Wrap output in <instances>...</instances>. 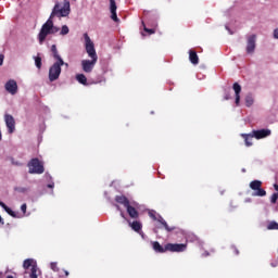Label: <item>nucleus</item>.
I'll use <instances>...</instances> for the list:
<instances>
[{
  "mask_svg": "<svg viewBox=\"0 0 278 278\" xmlns=\"http://www.w3.org/2000/svg\"><path fill=\"white\" fill-rule=\"evenodd\" d=\"M84 38L88 56L91 58V60H99V55H97V50L94 49V42H92L88 33L84 34Z\"/></svg>",
  "mask_w": 278,
  "mask_h": 278,
  "instance_id": "obj_5",
  "label": "nucleus"
},
{
  "mask_svg": "<svg viewBox=\"0 0 278 278\" xmlns=\"http://www.w3.org/2000/svg\"><path fill=\"white\" fill-rule=\"evenodd\" d=\"M58 31H60V27L54 26V25H53V21H52L51 34H58Z\"/></svg>",
  "mask_w": 278,
  "mask_h": 278,
  "instance_id": "obj_31",
  "label": "nucleus"
},
{
  "mask_svg": "<svg viewBox=\"0 0 278 278\" xmlns=\"http://www.w3.org/2000/svg\"><path fill=\"white\" fill-rule=\"evenodd\" d=\"M274 38H276V39L278 40V28H276V29L274 30Z\"/></svg>",
  "mask_w": 278,
  "mask_h": 278,
  "instance_id": "obj_36",
  "label": "nucleus"
},
{
  "mask_svg": "<svg viewBox=\"0 0 278 278\" xmlns=\"http://www.w3.org/2000/svg\"><path fill=\"white\" fill-rule=\"evenodd\" d=\"M189 61H190L191 64H193L194 66H197V64H199V54H197V51H194V50H189Z\"/></svg>",
  "mask_w": 278,
  "mask_h": 278,
  "instance_id": "obj_18",
  "label": "nucleus"
},
{
  "mask_svg": "<svg viewBox=\"0 0 278 278\" xmlns=\"http://www.w3.org/2000/svg\"><path fill=\"white\" fill-rule=\"evenodd\" d=\"M232 250L235 255H240V251L238 250V248L233 247Z\"/></svg>",
  "mask_w": 278,
  "mask_h": 278,
  "instance_id": "obj_35",
  "label": "nucleus"
},
{
  "mask_svg": "<svg viewBox=\"0 0 278 278\" xmlns=\"http://www.w3.org/2000/svg\"><path fill=\"white\" fill-rule=\"evenodd\" d=\"M76 81L78 84H81L83 86H88V78L84 74H77L76 75Z\"/></svg>",
  "mask_w": 278,
  "mask_h": 278,
  "instance_id": "obj_21",
  "label": "nucleus"
},
{
  "mask_svg": "<svg viewBox=\"0 0 278 278\" xmlns=\"http://www.w3.org/2000/svg\"><path fill=\"white\" fill-rule=\"evenodd\" d=\"M256 40H257L256 35H251L248 37L247 48H245L247 53H255Z\"/></svg>",
  "mask_w": 278,
  "mask_h": 278,
  "instance_id": "obj_10",
  "label": "nucleus"
},
{
  "mask_svg": "<svg viewBox=\"0 0 278 278\" xmlns=\"http://www.w3.org/2000/svg\"><path fill=\"white\" fill-rule=\"evenodd\" d=\"M0 223H1V225L5 224V222H3V217H1V215H0Z\"/></svg>",
  "mask_w": 278,
  "mask_h": 278,
  "instance_id": "obj_40",
  "label": "nucleus"
},
{
  "mask_svg": "<svg viewBox=\"0 0 278 278\" xmlns=\"http://www.w3.org/2000/svg\"><path fill=\"white\" fill-rule=\"evenodd\" d=\"M142 26H143V31H146L150 36L155 34V28H147V25H144V22H142Z\"/></svg>",
  "mask_w": 278,
  "mask_h": 278,
  "instance_id": "obj_24",
  "label": "nucleus"
},
{
  "mask_svg": "<svg viewBox=\"0 0 278 278\" xmlns=\"http://www.w3.org/2000/svg\"><path fill=\"white\" fill-rule=\"evenodd\" d=\"M115 207L121 212L122 218H125V213L123 211H121V206L118 204H116Z\"/></svg>",
  "mask_w": 278,
  "mask_h": 278,
  "instance_id": "obj_33",
  "label": "nucleus"
},
{
  "mask_svg": "<svg viewBox=\"0 0 278 278\" xmlns=\"http://www.w3.org/2000/svg\"><path fill=\"white\" fill-rule=\"evenodd\" d=\"M62 66H66L68 68V63L62 61H55L52 66L49 68V80L50 81H58L60 79V75L62 74Z\"/></svg>",
  "mask_w": 278,
  "mask_h": 278,
  "instance_id": "obj_3",
  "label": "nucleus"
},
{
  "mask_svg": "<svg viewBox=\"0 0 278 278\" xmlns=\"http://www.w3.org/2000/svg\"><path fill=\"white\" fill-rule=\"evenodd\" d=\"M150 218L152 220H157V223H161V225L166 229L167 231H175V227H169L166 220H164V217L159 215L155 211H150L149 212Z\"/></svg>",
  "mask_w": 278,
  "mask_h": 278,
  "instance_id": "obj_7",
  "label": "nucleus"
},
{
  "mask_svg": "<svg viewBox=\"0 0 278 278\" xmlns=\"http://www.w3.org/2000/svg\"><path fill=\"white\" fill-rule=\"evenodd\" d=\"M63 273H64V275H65V277H68V270H63Z\"/></svg>",
  "mask_w": 278,
  "mask_h": 278,
  "instance_id": "obj_42",
  "label": "nucleus"
},
{
  "mask_svg": "<svg viewBox=\"0 0 278 278\" xmlns=\"http://www.w3.org/2000/svg\"><path fill=\"white\" fill-rule=\"evenodd\" d=\"M27 166L30 175H42L45 173V165L38 157L31 159Z\"/></svg>",
  "mask_w": 278,
  "mask_h": 278,
  "instance_id": "obj_4",
  "label": "nucleus"
},
{
  "mask_svg": "<svg viewBox=\"0 0 278 278\" xmlns=\"http://www.w3.org/2000/svg\"><path fill=\"white\" fill-rule=\"evenodd\" d=\"M3 60H5V55L0 54V66H3Z\"/></svg>",
  "mask_w": 278,
  "mask_h": 278,
  "instance_id": "obj_34",
  "label": "nucleus"
},
{
  "mask_svg": "<svg viewBox=\"0 0 278 278\" xmlns=\"http://www.w3.org/2000/svg\"><path fill=\"white\" fill-rule=\"evenodd\" d=\"M4 122L9 134H12L16 130V121L14 119V116H12L11 114H4Z\"/></svg>",
  "mask_w": 278,
  "mask_h": 278,
  "instance_id": "obj_9",
  "label": "nucleus"
},
{
  "mask_svg": "<svg viewBox=\"0 0 278 278\" xmlns=\"http://www.w3.org/2000/svg\"><path fill=\"white\" fill-rule=\"evenodd\" d=\"M252 134L254 138H256V140H262V138H268L271 131L270 129H260V130H253Z\"/></svg>",
  "mask_w": 278,
  "mask_h": 278,
  "instance_id": "obj_12",
  "label": "nucleus"
},
{
  "mask_svg": "<svg viewBox=\"0 0 278 278\" xmlns=\"http://www.w3.org/2000/svg\"><path fill=\"white\" fill-rule=\"evenodd\" d=\"M0 207H2V208L5 210V208L8 207V205H5V203H3V202L0 201Z\"/></svg>",
  "mask_w": 278,
  "mask_h": 278,
  "instance_id": "obj_38",
  "label": "nucleus"
},
{
  "mask_svg": "<svg viewBox=\"0 0 278 278\" xmlns=\"http://www.w3.org/2000/svg\"><path fill=\"white\" fill-rule=\"evenodd\" d=\"M267 229H269V230H278V223L277 222L269 223V225L267 226Z\"/></svg>",
  "mask_w": 278,
  "mask_h": 278,
  "instance_id": "obj_26",
  "label": "nucleus"
},
{
  "mask_svg": "<svg viewBox=\"0 0 278 278\" xmlns=\"http://www.w3.org/2000/svg\"><path fill=\"white\" fill-rule=\"evenodd\" d=\"M250 188L253 190L252 197H266V190L262 188L261 180H252L250 182Z\"/></svg>",
  "mask_w": 278,
  "mask_h": 278,
  "instance_id": "obj_6",
  "label": "nucleus"
},
{
  "mask_svg": "<svg viewBox=\"0 0 278 278\" xmlns=\"http://www.w3.org/2000/svg\"><path fill=\"white\" fill-rule=\"evenodd\" d=\"M51 51H52V58H54L56 62H60L62 64L64 60L62 59V56H60V52H58V47L55 45L51 46Z\"/></svg>",
  "mask_w": 278,
  "mask_h": 278,
  "instance_id": "obj_19",
  "label": "nucleus"
},
{
  "mask_svg": "<svg viewBox=\"0 0 278 278\" xmlns=\"http://www.w3.org/2000/svg\"><path fill=\"white\" fill-rule=\"evenodd\" d=\"M248 202H251V199H249Z\"/></svg>",
  "mask_w": 278,
  "mask_h": 278,
  "instance_id": "obj_44",
  "label": "nucleus"
},
{
  "mask_svg": "<svg viewBox=\"0 0 278 278\" xmlns=\"http://www.w3.org/2000/svg\"><path fill=\"white\" fill-rule=\"evenodd\" d=\"M128 223H129V226L131 227V229L134 231H137V233L142 230V224H140V222L135 220L132 223L131 222H128Z\"/></svg>",
  "mask_w": 278,
  "mask_h": 278,
  "instance_id": "obj_20",
  "label": "nucleus"
},
{
  "mask_svg": "<svg viewBox=\"0 0 278 278\" xmlns=\"http://www.w3.org/2000/svg\"><path fill=\"white\" fill-rule=\"evenodd\" d=\"M68 31H70L68 26L63 25L62 28H61L60 35L61 36H66L68 34Z\"/></svg>",
  "mask_w": 278,
  "mask_h": 278,
  "instance_id": "obj_28",
  "label": "nucleus"
},
{
  "mask_svg": "<svg viewBox=\"0 0 278 278\" xmlns=\"http://www.w3.org/2000/svg\"><path fill=\"white\" fill-rule=\"evenodd\" d=\"M4 88L10 94H16L18 92V84H16V80L14 79L7 81Z\"/></svg>",
  "mask_w": 278,
  "mask_h": 278,
  "instance_id": "obj_11",
  "label": "nucleus"
},
{
  "mask_svg": "<svg viewBox=\"0 0 278 278\" xmlns=\"http://www.w3.org/2000/svg\"><path fill=\"white\" fill-rule=\"evenodd\" d=\"M65 3H71V2L67 0H64L63 8H64Z\"/></svg>",
  "mask_w": 278,
  "mask_h": 278,
  "instance_id": "obj_43",
  "label": "nucleus"
},
{
  "mask_svg": "<svg viewBox=\"0 0 278 278\" xmlns=\"http://www.w3.org/2000/svg\"><path fill=\"white\" fill-rule=\"evenodd\" d=\"M151 245L155 253H184L188 249L187 243H167L163 247L159 241H151Z\"/></svg>",
  "mask_w": 278,
  "mask_h": 278,
  "instance_id": "obj_2",
  "label": "nucleus"
},
{
  "mask_svg": "<svg viewBox=\"0 0 278 278\" xmlns=\"http://www.w3.org/2000/svg\"><path fill=\"white\" fill-rule=\"evenodd\" d=\"M31 264H34V260L27 258V260H25L24 263H23V268H24L25 270H28V268H29L30 266H31V268H33V266H35V265H31Z\"/></svg>",
  "mask_w": 278,
  "mask_h": 278,
  "instance_id": "obj_22",
  "label": "nucleus"
},
{
  "mask_svg": "<svg viewBox=\"0 0 278 278\" xmlns=\"http://www.w3.org/2000/svg\"><path fill=\"white\" fill-rule=\"evenodd\" d=\"M50 268H51V270H53L54 273H59V271H60V267H58V263H51V264H50Z\"/></svg>",
  "mask_w": 278,
  "mask_h": 278,
  "instance_id": "obj_29",
  "label": "nucleus"
},
{
  "mask_svg": "<svg viewBox=\"0 0 278 278\" xmlns=\"http://www.w3.org/2000/svg\"><path fill=\"white\" fill-rule=\"evenodd\" d=\"M4 212H7V214H9V216H12L13 218H16V213L14 211H12V208H10L9 206H7L4 208Z\"/></svg>",
  "mask_w": 278,
  "mask_h": 278,
  "instance_id": "obj_27",
  "label": "nucleus"
},
{
  "mask_svg": "<svg viewBox=\"0 0 278 278\" xmlns=\"http://www.w3.org/2000/svg\"><path fill=\"white\" fill-rule=\"evenodd\" d=\"M98 59H91V60H83L81 61V68L84 73H92L94 71V66L97 65Z\"/></svg>",
  "mask_w": 278,
  "mask_h": 278,
  "instance_id": "obj_8",
  "label": "nucleus"
},
{
  "mask_svg": "<svg viewBox=\"0 0 278 278\" xmlns=\"http://www.w3.org/2000/svg\"><path fill=\"white\" fill-rule=\"evenodd\" d=\"M224 99H225V101H229V99H231V96L229 93H226Z\"/></svg>",
  "mask_w": 278,
  "mask_h": 278,
  "instance_id": "obj_37",
  "label": "nucleus"
},
{
  "mask_svg": "<svg viewBox=\"0 0 278 278\" xmlns=\"http://www.w3.org/2000/svg\"><path fill=\"white\" fill-rule=\"evenodd\" d=\"M274 189L276 190V192H278V185L277 184L274 185Z\"/></svg>",
  "mask_w": 278,
  "mask_h": 278,
  "instance_id": "obj_41",
  "label": "nucleus"
},
{
  "mask_svg": "<svg viewBox=\"0 0 278 278\" xmlns=\"http://www.w3.org/2000/svg\"><path fill=\"white\" fill-rule=\"evenodd\" d=\"M254 103V99L252 94H248L245 96V105L247 108H251V105H253Z\"/></svg>",
  "mask_w": 278,
  "mask_h": 278,
  "instance_id": "obj_23",
  "label": "nucleus"
},
{
  "mask_svg": "<svg viewBox=\"0 0 278 278\" xmlns=\"http://www.w3.org/2000/svg\"><path fill=\"white\" fill-rule=\"evenodd\" d=\"M71 14V3L65 2L64 7H60V3H55L49 18L47 22L41 26V29L38 34V41L39 45H45V40H47V36L51 35V29H53V18L58 16L62 18L64 16H68Z\"/></svg>",
  "mask_w": 278,
  "mask_h": 278,
  "instance_id": "obj_1",
  "label": "nucleus"
},
{
  "mask_svg": "<svg viewBox=\"0 0 278 278\" xmlns=\"http://www.w3.org/2000/svg\"><path fill=\"white\" fill-rule=\"evenodd\" d=\"M116 0H110V12H111V18L112 21H114L115 23H118V15L116 14Z\"/></svg>",
  "mask_w": 278,
  "mask_h": 278,
  "instance_id": "obj_13",
  "label": "nucleus"
},
{
  "mask_svg": "<svg viewBox=\"0 0 278 278\" xmlns=\"http://www.w3.org/2000/svg\"><path fill=\"white\" fill-rule=\"evenodd\" d=\"M232 90L235 91V103L236 105H240V92H242V86H240V84L235 83L232 85Z\"/></svg>",
  "mask_w": 278,
  "mask_h": 278,
  "instance_id": "obj_15",
  "label": "nucleus"
},
{
  "mask_svg": "<svg viewBox=\"0 0 278 278\" xmlns=\"http://www.w3.org/2000/svg\"><path fill=\"white\" fill-rule=\"evenodd\" d=\"M35 64H36L37 68H42V58L36 56Z\"/></svg>",
  "mask_w": 278,
  "mask_h": 278,
  "instance_id": "obj_25",
  "label": "nucleus"
},
{
  "mask_svg": "<svg viewBox=\"0 0 278 278\" xmlns=\"http://www.w3.org/2000/svg\"><path fill=\"white\" fill-rule=\"evenodd\" d=\"M278 200V192L277 193H273L271 198H270V203H277Z\"/></svg>",
  "mask_w": 278,
  "mask_h": 278,
  "instance_id": "obj_30",
  "label": "nucleus"
},
{
  "mask_svg": "<svg viewBox=\"0 0 278 278\" xmlns=\"http://www.w3.org/2000/svg\"><path fill=\"white\" fill-rule=\"evenodd\" d=\"M241 137L244 139L245 147H253V138L255 136L252 134H241Z\"/></svg>",
  "mask_w": 278,
  "mask_h": 278,
  "instance_id": "obj_17",
  "label": "nucleus"
},
{
  "mask_svg": "<svg viewBox=\"0 0 278 278\" xmlns=\"http://www.w3.org/2000/svg\"><path fill=\"white\" fill-rule=\"evenodd\" d=\"M21 211L23 212V214L27 213V204L26 203L22 204Z\"/></svg>",
  "mask_w": 278,
  "mask_h": 278,
  "instance_id": "obj_32",
  "label": "nucleus"
},
{
  "mask_svg": "<svg viewBox=\"0 0 278 278\" xmlns=\"http://www.w3.org/2000/svg\"><path fill=\"white\" fill-rule=\"evenodd\" d=\"M54 186H55V184L52 182V184H49V185L47 186V188H51V189H52V188H54Z\"/></svg>",
  "mask_w": 278,
  "mask_h": 278,
  "instance_id": "obj_39",
  "label": "nucleus"
},
{
  "mask_svg": "<svg viewBox=\"0 0 278 278\" xmlns=\"http://www.w3.org/2000/svg\"><path fill=\"white\" fill-rule=\"evenodd\" d=\"M115 202L118 203V205H123L125 208H127L131 204V202H129V199L124 194L116 195Z\"/></svg>",
  "mask_w": 278,
  "mask_h": 278,
  "instance_id": "obj_16",
  "label": "nucleus"
},
{
  "mask_svg": "<svg viewBox=\"0 0 278 278\" xmlns=\"http://www.w3.org/2000/svg\"><path fill=\"white\" fill-rule=\"evenodd\" d=\"M126 212H127L128 216L130 218H132L134 220H137V218H140V213L131 204H128V206H126Z\"/></svg>",
  "mask_w": 278,
  "mask_h": 278,
  "instance_id": "obj_14",
  "label": "nucleus"
}]
</instances>
